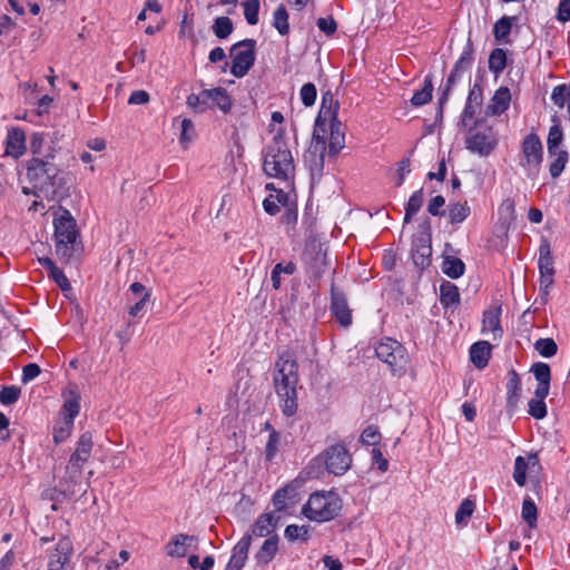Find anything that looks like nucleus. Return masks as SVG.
Masks as SVG:
<instances>
[{
	"instance_id": "17",
	"label": "nucleus",
	"mask_w": 570,
	"mask_h": 570,
	"mask_svg": "<svg viewBox=\"0 0 570 570\" xmlns=\"http://www.w3.org/2000/svg\"><path fill=\"white\" fill-rule=\"evenodd\" d=\"M500 316V305H493L485 309L483 313L482 333L485 335H491L493 340L500 338L503 334Z\"/></svg>"
},
{
	"instance_id": "13",
	"label": "nucleus",
	"mask_w": 570,
	"mask_h": 570,
	"mask_svg": "<svg viewBox=\"0 0 570 570\" xmlns=\"http://www.w3.org/2000/svg\"><path fill=\"white\" fill-rule=\"evenodd\" d=\"M199 540L196 535L178 533L166 544V554L170 558H184L189 549L196 550Z\"/></svg>"
},
{
	"instance_id": "29",
	"label": "nucleus",
	"mask_w": 570,
	"mask_h": 570,
	"mask_svg": "<svg viewBox=\"0 0 570 570\" xmlns=\"http://www.w3.org/2000/svg\"><path fill=\"white\" fill-rule=\"evenodd\" d=\"M510 101V90L507 87H500L491 99V104L488 107V112L491 115H501L509 108Z\"/></svg>"
},
{
	"instance_id": "63",
	"label": "nucleus",
	"mask_w": 570,
	"mask_h": 570,
	"mask_svg": "<svg viewBox=\"0 0 570 570\" xmlns=\"http://www.w3.org/2000/svg\"><path fill=\"white\" fill-rule=\"evenodd\" d=\"M49 275L62 291L70 289V283L61 269L56 267Z\"/></svg>"
},
{
	"instance_id": "25",
	"label": "nucleus",
	"mask_w": 570,
	"mask_h": 570,
	"mask_svg": "<svg viewBox=\"0 0 570 570\" xmlns=\"http://www.w3.org/2000/svg\"><path fill=\"white\" fill-rule=\"evenodd\" d=\"M92 445L94 442L91 433H82L77 442L75 452L70 456V460L73 463H79L83 465L90 458Z\"/></svg>"
},
{
	"instance_id": "49",
	"label": "nucleus",
	"mask_w": 570,
	"mask_h": 570,
	"mask_svg": "<svg viewBox=\"0 0 570 570\" xmlns=\"http://www.w3.org/2000/svg\"><path fill=\"white\" fill-rule=\"evenodd\" d=\"M544 399L546 397H537L534 396L533 399H531L528 403V406H529V414L537 419V420H541L543 417H546L547 415V405L544 403Z\"/></svg>"
},
{
	"instance_id": "11",
	"label": "nucleus",
	"mask_w": 570,
	"mask_h": 570,
	"mask_svg": "<svg viewBox=\"0 0 570 570\" xmlns=\"http://www.w3.org/2000/svg\"><path fill=\"white\" fill-rule=\"evenodd\" d=\"M352 458L345 446L335 444L325 452V465L330 473L344 474L351 466Z\"/></svg>"
},
{
	"instance_id": "6",
	"label": "nucleus",
	"mask_w": 570,
	"mask_h": 570,
	"mask_svg": "<svg viewBox=\"0 0 570 570\" xmlns=\"http://www.w3.org/2000/svg\"><path fill=\"white\" fill-rule=\"evenodd\" d=\"M57 255L69 258L78 236L76 220L70 212L59 208L53 218Z\"/></svg>"
},
{
	"instance_id": "50",
	"label": "nucleus",
	"mask_w": 570,
	"mask_h": 570,
	"mask_svg": "<svg viewBox=\"0 0 570 570\" xmlns=\"http://www.w3.org/2000/svg\"><path fill=\"white\" fill-rule=\"evenodd\" d=\"M246 21L255 26L258 23L259 0H246L243 3Z\"/></svg>"
},
{
	"instance_id": "45",
	"label": "nucleus",
	"mask_w": 570,
	"mask_h": 570,
	"mask_svg": "<svg viewBox=\"0 0 570 570\" xmlns=\"http://www.w3.org/2000/svg\"><path fill=\"white\" fill-rule=\"evenodd\" d=\"M514 19V17H502L495 22L493 33L497 40L507 42V37L511 32Z\"/></svg>"
},
{
	"instance_id": "41",
	"label": "nucleus",
	"mask_w": 570,
	"mask_h": 570,
	"mask_svg": "<svg viewBox=\"0 0 570 570\" xmlns=\"http://www.w3.org/2000/svg\"><path fill=\"white\" fill-rule=\"evenodd\" d=\"M433 85L430 77L424 79L423 87L420 90H416L411 98V104L415 107L423 106L428 104L432 98Z\"/></svg>"
},
{
	"instance_id": "21",
	"label": "nucleus",
	"mask_w": 570,
	"mask_h": 570,
	"mask_svg": "<svg viewBox=\"0 0 570 570\" xmlns=\"http://www.w3.org/2000/svg\"><path fill=\"white\" fill-rule=\"evenodd\" d=\"M531 372L538 381V386L534 390V396L547 397L551 380L550 366L547 363L538 362L532 365Z\"/></svg>"
},
{
	"instance_id": "2",
	"label": "nucleus",
	"mask_w": 570,
	"mask_h": 570,
	"mask_svg": "<svg viewBox=\"0 0 570 570\" xmlns=\"http://www.w3.org/2000/svg\"><path fill=\"white\" fill-rule=\"evenodd\" d=\"M273 383L279 399V406L283 414L293 416L298 409V364L292 354L283 353L276 360L273 372Z\"/></svg>"
},
{
	"instance_id": "58",
	"label": "nucleus",
	"mask_w": 570,
	"mask_h": 570,
	"mask_svg": "<svg viewBox=\"0 0 570 570\" xmlns=\"http://www.w3.org/2000/svg\"><path fill=\"white\" fill-rule=\"evenodd\" d=\"M381 435L376 428L367 426L361 434V441L368 445H375L379 443Z\"/></svg>"
},
{
	"instance_id": "53",
	"label": "nucleus",
	"mask_w": 570,
	"mask_h": 570,
	"mask_svg": "<svg viewBox=\"0 0 570 570\" xmlns=\"http://www.w3.org/2000/svg\"><path fill=\"white\" fill-rule=\"evenodd\" d=\"M285 537L291 541L299 539L305 541L308 539V527L289 524L285 529Z\"/></svg>"
},
{
	"instance_id": "7",
	"label": "nucleus",
	"mask_w": 570,
	"mask_h": 570,
	"mask_svg": "<svg viewBox=\"0 0 570 570\" xmlns=\"http://www.w3.org/2000/svg\"><path fill=\"white\" fill-rule=\"evenodd\" d=\"M375 353L382 362L387 364L393 375L400 377L405 374L410 357L401 343L384 338L376 345Z\"/></svg>"
},
{
	"instance_id": "52",
	"label": "nucleus",
	"mask_w": 570,
	"mask_h": 570,
	"mask_svg": "<svg viewBox=\"0 0 570 570\" xmlns=\"http://www.w3.org/2000/svg\"><path fill=\"white\" fill-rule=\"evenodd\" d=\"M299 97L304 106L311 107L315 104L317 97V90L314 83L307 82L302 86L299 90Z\"/></svg>"
},
{
	"instance_id": "4",
	"label": "nucleus",
	"mask_w": 570,
	"mask_h": 570,
	"mask_svg": "<svg viewBox=\"0 0 570 570\" xmlns=\"http://www.w3.org/2000/svg\"><path fill=\"white\" fill-rule=\"evenodd\" d=\"M342 505V499L336 492L316 491L302 507V514L313 522H328L340 514Z\"/></svg>"
},
{
	"instance_id": "20",
	"label": "nucleus",
	"mask_w": 570,
	"mask_h": 570,
	"mask_svg": "<svg viewBox=\"0 0 570 570\" xmlns=\"http://www.w3.org/2000/svg\"><path fill=\"white\" fill-rule=\"evenodd\" d=\"M250 543L252 535L245 534L233 548L230 560L225 570H242L247 560Z\"/></svg>"
},
{
	"instance_id": "8",
	"label": "nucleus",
	"mask_w": 570,
	"mask_h": 570,
	"mask_svg": "<svg viewBox=\"0 0 570 570\" xmlns=\"http://www.w3.org/2000/svg\"><path fill=\"white\" fill-rule=\"evenodd\" d=\"M543 160V148L538 135L529 134L524 137L521 146L519 165L524 169L528 177L538 176Z\"/></svg>"
},
{
	"instance_id": "57",
	"label": "nucleus",
	"mask_w": 570,
	"mask_h": 570,
	"mask_svg": "<svg viewBox=\"0 0 570 570\" xmlns=\"http://www.w3.org/2000/svg\"><path fill=\"white\" fill-rule=\"evenodd\" d=\"M82 466V464L73 463L71 460H69V463L66 466L65 481L67 483H76L77 479L81 474Z\"/></svg>"
},
{
	"instance_id": "54",
	"label": "nucleus",
	"mask_w": 570,
	"mask_h": 570,
	"mask_svg": "<svg viewBox=\"0 0 570 570\" xmlns=\"http://www.w3.org/2000/svg\"><path fill=\"white\" fill-rule=\"evenodd\" d=\"M279 435L277 432L272 431L265 446V458L267 461H273L278 452Z\"/></svg>"
},
{
	"instance_id": "9",
	"label": "nucleus",
	"mask_w": 570,
	"mask_h": 570,
	"mask_svg": "<svg viewBox=\"0 0 570 570\" xmlns=\"http://www.w3.org/2000/svg\"><path fill=\"white\" fill-rule=\"evenodd\" d=\"M498 146V137L489 126L471 129L465 138V147L480 157L489 156Z\"/></svg>"
},
{
	"instance_id": "18",
	"label": "nucleus",
	"mask_w": 570,
	"mask_h": 570,
	"mask_svg": "<svg viewBox=\"0 0 570 570\" xmlns=\"http://www.w3.org/2000/svg\"><path fill=\"white\" fill-rule=\"evenodd\" d=\"M331 311L342 326L347 327L351 325L352 314L348 308L346 297L342 292L336 291L334 287H332Z\"/></svg>"
},
{
	"instance_id": "24",
	"label": "nucleus",
	"mask_w": 570,
	"mask_h": 570,
	"mask_svg": "<svg viewBox=\"0 0 570 570\" xmlns=\"http://www.w3.org/2000/svg\"><path fill=\"white\" fill-rule=\"evenodd\" d=\"M209 90V109L218 108L223 114H229L233 108V99L228 95L227 90L222 87H216Z\"/></svg>"
},
{
	"instance_id": "31",
	"label": "nucleus",
	"mask_w": 570,
	"mask_h": 570,
	"mask_svg": "<svg viewBox=\"0 0 570 570\" xmlns=\"http://www.w3.org/2000/svg\"><path fill=\"white\" fill-rule=\"evenodd\" d=\"M278 550V537L276 534L268 537L255 554L257 563H269Z\"/></svg>"
},
{
	"instance_id": "62",
	"label": "nucleus",
	"mask_w": 570,
	"mask_h": 570,
	"mask_svg": "<svg viewBox=\"0 0 570 570\" xmlns=\"http://www.w3.org/2000/svg\"><path fill=\"white\" fill-rule=\"evenodd\" d=\"M40 367L36 363H30L26 365L22 370V382L28 383L36 379L40 374Z\"/></svg>"
},
{
	"instance_id": "42",
	"label": "nucleus",
	"mask_w": 570,
	"mask_h": 570,
	"mask_svg": "<svg viewBox=\"0 0 570 570\" xmlns=\"http://www.w3.org/2000/svg\"><path fill=\"white\" fill-rule=\"evenodd\" d=\"M273 26L276 28V30L282 35L285 36L289 31V24H288V13L286 11V8L284 4H279L273 14Z\"/></svg>"
},
{
	"instance_id": "46",
	"label": "nucleus",
	"mask_w": 570,
	"mask_h": 570,
	"mask_svg": "<svg viewBox=\"0 0 570 570\" xmlns=\"http://www.w3.org/2000/svg\"><path fill=\"white\" fill-rule=\"evenodd\" d=\"M521 515L530 528L535 527L538 510L532 499L525 498L523 500Z\"/></svg>"
},
{
	"instance_id": "3",
	"label": "nucleus",
	"mask_w": 570,
	"mask_h": 570,
	"mask_svg": "<svg viewBox=\"0 0 570 570\" xmlns=\"http://www.w3.org/2000/svg\"><path fill=\"white\" fill-rule=\"evenodd\" d=\"M263 169L267 176L284 181L287 185L294 179V157L281 130L274 135L272 142L266 147Z\"/></svg>"
},
{
	"instance_id": "61",
	"label": "nucleus",
	"mask_w": 570,
	"mask_h": 570,
	"mask_svg": "<svg viewBox=\"0 0 570 570\" xmlns=\"http://www.w3.org/2000/svg\"><path fill=\"white\" fill-rule=\"evenodd\" d=\"M317 27L325 35L331 36L336 31L337 24L332 17L320 18L317 20Z\"/></svg>"
},
{
	"instance_id": "64",
	"label": "nucleus",
	"mask_w": 570,
	"mask_h": 570,
	"mask_svg": "<svg viewBox=\"0 0 570 570\" xmlns=\"http://www.w3.org/2000/svg\"><path fill=\"white\" fill-rule=\"evenodd\" d=\"M557 19L564 23L570 21V0H561L558 6Z\"/></svg>"
},
{
	"instance_id": "44",
	"label": "nucleus",
	"mask_w": 570,
	"mask_h": 570,
	"mask_svg": "<svg viewBox=\"0 0 570 570\" xmlns=\"http://www.w3.org/2000/svg\"><path fill=\"white\" fill-rule=\"evenodd\" d=\"M474 509L475 504L473 501H471L470 499L463 500L455 512L456 524L466 525L469 519L474 512Z\"/></svg>"
},
{
	"instance_id": "43",
	"label": "nucleus",
	"mask_w": 570,
	"mask_h": 570,
	"mask_svg": "<svg viewBox=\"0 0 570 570\" xmlns=\"http://www.w3.org/2000/svg\"><path fill=\"white\" fill-rule=\"evenodd\" d=\"M507 66V53L503 49H494L489 57V69L499 75Z\"/></svg>"
},
{
	"instance_id": "30",
	"label": "nucleus",
	"mask_w": 570,
	"mask_h": 570,
	"mask_svg": "<svg viewBox=\"0 0 570 570\" xmlns=\"http://www.w3.org/2000/svg\"><path fill=\"white\" fill-rule=\"evenodd\" d=\"M521 397V381L517 372L511 371L507 382V406L513 411Z\"/></svg>"
},
{
	"instance_id": "27",
	"label": "nucleus",
	"mask_w": 570,
	"mask_h": 570,
	"mask_svg": "<svg viewBox=\"0 0 570 570\" xmlns=\"http://www.w3.org/2000/svg\"><path fill=\"white\" fill-rule=\"evenodd\" d=\"M491 344L487 341L474 343L470 347V360L478 368H484L490 360Z\"/></svg>"
},
{
	"instance_id": "10",
	"label": "nucleus",
	"mask_w": 570,
	"mask_h": 570,
	"mask_svg": "<svg viewBox=\"0 0 570 570\" xmlns=\"http://www.w3.org/2000/svg\"><path fill=\"white\" fill-rule=\"evenodd\" d=\"M255 45V40L245 39L232 47L230 56L233 58V63L230 67V72L235 77H244L254 65Z\"/></svg>"
},
{
	"instance_id": "26",
	"label": "nucleus",
	"mask_w": 570,
	"mask_h": 570,
	"mask_svg": "<svg viewBox=\"0 0 570 570\" xmlns=\"http://www.w3.org/2000/svg\"><path fill=\"white\" fill-rule=\"evenodd\" d=\"M301 481L297 479L287 483L285 487L278 489L273 495V503L277 510L282 511L286 509L287 500L294 499L297 494V490L301 487Z\"/></svg>"
},
{
	"instance_id": "23",
	"label": "nucleus",
	"mask_w": 570,
	"mask_h": 570,
	"mask_svg": "<svg viewBox=\"0 0 570 570\" xmlns=\"http://www.w3.org/2000/svg\"><path fill=\"white\" fill-rule=\"evenodd\" d=\"M266 188L274 190L275 195L271 194L267 198L264 199V210L269 215H276L282 206H288L289 194L283 189H276L273 184H267Z\"/></svg>"
},
{
	"instance_id": "22",
	"label": "nucleus",
	"mask_w": 570,
	"mask_h": 570,
	"mask_svg": "<svg viewBox=\"0 0 570 570\" xmlns=\"http://www.w3.org/2000/svg\"><path fill=\"white\" fill-rule=\"evenodd\" d=\"M7 147L6 154L13 157H21L27 147H26V134L22 129L14 127L8 130L7 134Z\"/></svg>"
},
{
	"instance_id": "60",
	"label": "nucleus",
	"mask_w": 570,
	"mask_h": 570,
	"mask_svg": "<svg viewBox=\"0 0 570 570\" xmlns=\"http://www.w3.org/2000/svg\"><path fill=\"white\" fill-rule=\"evenodd\" d=\"M151 298V293H144V295L129 307L128 313L131 317H136L146 307Z\"/></svg>"
},
{
	"instance_id": "19",
	"label": "nucleus",
	"mask_w": 570,
	"mask_h": 570,
	"mask_svg": "<svg viewBox=\"0 0 570 570\" xmlns=\"http://www.w3.org/2000/svg\"><path fill=\"white\" fill-rule=\"evenodd\" d=\"M80 393L75 385H70L62 392L63 404L60 416L75 421L80 412Z\"/></svg>"
},
{
	"instance_id": "39",
	"label": "nucleus",
	"mask_w": 570,
	"mask_h": 570,
	"mask_svg": "<svg viewBox=\"0 0 570 570\" xmlns=\"http://www.w3.org/2000/svg\"><path fill=\"white\" fill-rule=\"evenodd\" d=\"M442 271L451 278H459L464 274L465 265L461 259L448 256L443 261Z\"/></svg>"
},
{
	"instance_id": "12",
	"label": "nucleus",
	"mask_w": 570,
	"mask_h": 570,
	"mask_svg": "<svg viewBox=\"0 0 570 570\" xmlns=\"http://www.w3.org/2000/svg\"><path fill=\"white\" fill-rule=\"evenodd\" d=\"M304 262L311 277L315 279L320 278L327 265L325 249H323L321 244H316L315 242L309 243L304 253Z\"/></svg>"
},
{
	"instance_id": "40",
	"label": "nucleus",
	"mask_w": 570,
	"mask_h": 570,
	"mask_svg": "<svg viewBox=\"0 0 570 570\" xmlns=\"http://www.w3.org/2000/svg\"><path fill=\"white\" fill-rule=\"evenodd\" d=\"M423 189H419L410 196L407 204L405 206L404 223H410L413 216L419 213L423 205Z\"/></svg>"
},
{
	"instance_id": "5",
	"label": "nucleus",
	"mask_w": 570,
	"mask_h": 570,
	"mask_svg": "<svg viewBox=\"0 0 570 570\" xmlns=\"http://www.w3.org/2000/svg\"><path fill=\"white\" fill-rule=\"evenodd\" d=\"M27 177L33 189H37L43 197L48 199L56 197L61 179L53 163L32 158L27 166Z\"/></svg>"
},
{
	"instance_id": "37",
	"label": "nucleus",
	"mask_w": 570,
	"mask_h": 570,
	"mask_svg": "<svg viewBox=\"0 0 570 570\" xmlns=\"http://www.w3.org/2000/svg\"><path fill=\"white\" fill-rule=\"evenodd\" d=\"M552 122H553V125L550 127L548 138H547L548 151L561 150L559 147L563 139V132H562L560 121L557 116L552 117Z\"/></svg>"
},
{
	"instance_id": "47",
	"label": "nucleus",
	"mask_w": 570,
	"mask_h": 570,
	"mask_svg": "<svg viewBox=\"0 0 570 570\" xmlns=\"http://www.w3.org/2000/svg\"><path fill=\"white\" fill-rule=\"evenodd\" d=\"M215 36L219 39L227 38L233 31V22L227 17H219L215 20L213 26Z\"/></svg>"
},
{
	"instance_id": "35",
	"label": "nucleus",
	"mask_w": 570,
	"mask_h": 570,
	"mask_svg": "<svg viewBox=\"0 0 570 570\" xmlns=\"http://www.w3.org/2000/svg\"><path fill=\"white\" fill-rule=\"evenodd\" d=\"M538 266L540 274H554L553 257L547 240L540 245Z\"/></svg>"
},
{
	"instance_id": "56",
	"label": "nucleus",
	"mask_w": 570,
	"mask_h": 570,
	"mask_svg": "<svg viewBox=\"0 0 570 570\" xmlns=\"http://www.w3.org/2000/svg\"><path fill=\"white\" fill-rule=\"evenodd\" d=\"M568 90L564 85H560L553 88L551 94V100L554 105L562 108L564 107L567 100H568Z\"/></svg>"
},
{
	"instance_id": "59",
	"label": "nucleus",
	"mask_w": 570,
	"mask_h": 570,
	"mask_svg": "<svg viewBox=\"0 0 570 570\" xmlns=\"http://www.w3.org/2000/svg\"><path fill=\"white\" fill-rule=\"evenodd\" d=\"M444 204H445L444 197L441 195H438V196L433 197L432 199H430L429 205H428V212L432 216L442 215V214H444V212H442V207L444 206Z\"/></svg>"
},
{
	"instance_id": "48",
	"label": "nucleus",
	"mask_w": 570,
	"mask_h": 570,
	"mask_svg": "<svg viewBox=\"0 0 570 570\" xmlns=\"http://www.w3.org/2000/svg\"><path fill=\"white\" fill-rule=\"evenodd\" d=\"M534 350L543 357H551L557 353L558 346L552 338H539L534 343Z\"/></svg>"
},
{
	"instance_id": "55",
	"label": "nucleus",
	"mask_w": 570,
	"mask_h": 570,
	"mask_svg": "<svg viewBox=\"0 0 570 570\" xmlns=\"http://www.w3.org/2000/svg\"><path fill=\"white\" fill-rule=\"evenodd\" d=\"M195 138V126L194 122L185 118L181 121V134H180V142L186 147L188 144Z\"/></svg>"
},
{
	"instance_id": "33",
	"label": "nucleus",
	"mask_w": 570,
	"mask_h": 570,
	"mask_svg": "<svg viewBox=\"0 0 570 570\" xmlns=\"http://www.w3.org/2000/svg\"><path fill=\"white\" fill-rule=\"evenodd\" d=\"M440 302L444 307L460 304L459 288L451 282H443L440 286Z\"/></svg>"
},
{
	"instance_id": "15",
	"label": "nucleus",
	"mask_w": 570,
	"mask_h": 570,
	"mask_svg": "<svg viewBox=\"0 0 570 570\" xmlns=\"http://www.w3.org/2000/svg\"><path fill=\"white\" fill-rule=\"evenodd\" d=\"M72 551L70 539L62 537L58 541L55 552L49 557L48 570H67L66 564L69 562Z\"/></svg>"
},
{
	"instance_id": "28",
	"label": "nucleus",
	"mask_w": 570,
	"mask_h": 570,
	"mask_svg": "<svg viewBox=\"0 0 570 570\" xmlns=\"http://www.w3.org/2000/svg\"><path fill=\"white\" fill-rule=\"evenodd\" d=\"M276 529V521L272 513L262 514L253 525L252 537L265 538L274 535V531Z\"/></svg>"
},
{
	"instance_id": "51",
	"label": "nucleus",
	"mask_w": 570,
	"mask_h": 570,
	"mask_svg": "<svg viewBox=\"0 0 570 570\" xmlns=\"http://www.w3.org/2000/svg\"><path fill=\"white\" fill-rule=\"evenodd\" d=\"M21 394V389L16 385L4 386L0 392V403L11 405L16 403Z\"/></svg>"
},
{
	"instance_id": "34",
	"label": "nucleus",
	"mask_w": 570,
	"mask_h": 570,
	"mask_svg": "<svg viewBox=\"0 0 570 570\" xmlns=\"http://www.w3.org/2000/svg\"><path fill=\"white\" fill-rule=\"evenodd\" d=\"M448 217L452 225H458L464 222L471 214L470 206L464 203H450L448 206Z\"/></svg>"
},
{
	"instance_id": "36",
	"label": "nucleus",
	"mask_w": 570,
	"mask_h": 570,
	"mask_svg": "<svg viewBox=\"0 0 570 570\" xmlns=\"http://www.w3.org/2000/svg\"><path fill=\"white\" fill-rule=\"evenodd\" d=\"M208 98H209V90L204 89L198 94H190L187 97L186 105L194 112L202 114L209 109Z\"/></svg>"
},
{
	"instance_id": "1",
	"label": "nucleus",
	"mask_w": 570,
	"mask_h": 570,
	"mask_svg": "<svg viewBox=\"0 0 570 570\" xmlns=\"http://www.w3.org/2000/svg\"><path fill=\"white\" fill-rule=\"evenodd\" d=\"M338 104L331 92L322 96V104L316 117L311 148L320 154V167H323V158L326 151L328 138V155H337L345 146V131L337 117Z\"/></svg>"
},
{
	"instance_id": "16",
	"label": "nucleus",
	"mask_w": 570,
	"mask_h": 570,
	"mask_svg": "<svg viewBox=\"0 0 570 570\" xmlns=\"http://www.w3.org/2000/svg\"><path fill=\"white\" fill-rule=\"evenodd\" d=\"M432 247L428 235H421L413 239L411 255L415 266L424 268L431 262Z\"/></svg>"
},
{
	"instance_id": "14",
	"label": "nucleus",
	"mask_w": 570,
	"mask_h": 570,
	"mask_svg": "<svg viewBox=\"0 0 570 570\" xmlns=\"http://www.w3.org/2000/svg\"><path fill=\"white\" fill-rule=\"evenodd\" d=\"M539 469V458L535 453H528L525 456L519 455L514 460L513 480L519 487H523L527 482V473Z\"/></svg>"
},
{
	"instance_id": "32",
	"label": "nucleus",
	"mask_w": 570,
	"mask_h": 570,
	"mask_svg": "<svg viewBox=\"0 0 570 570\" xmlns=\"http://www.w3.org/2000/svg\"><path fill=\"white\" fill-rule=\"evenodd\" d=\"M548 157L550 159V164H549L550 176L553 179H556L562 174L566 165L569 161L568 151L564 149L548 151Z\"/></svg>"
},
{
	"instance_id": "38",
	"label": "nucleus",
	"mask_w": 570,
	"mask_h": 570,
	"mask_svg": "<svg viewBox=\"0 0 570 570\" xmlns=\"http://www.w3.org/2000/svg\"><path fill=\"white\" fill-rule=\"evenodd\" d=\"M73 420L59 416L56 425L53 428V440L56 443H61L66 441L73 429Z\"/></svg>"
}]
</instances>
